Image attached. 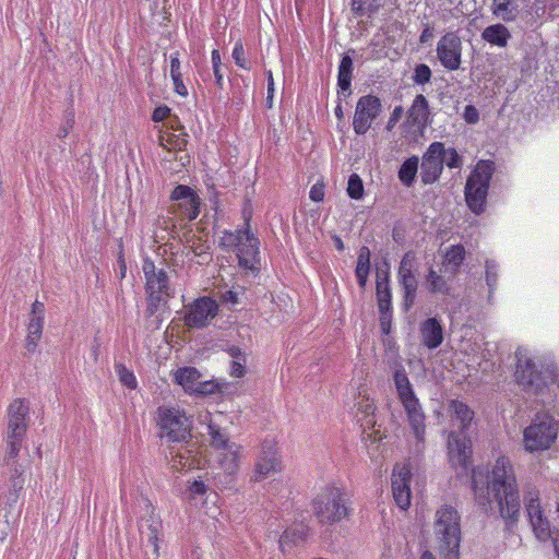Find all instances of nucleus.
<instances>
[{
    "label": "nucleus",
    "instance_id": "obj_1",
    "mask_svg": "<svg viewBox=\"0 0 559 559\" xmlns=\"http://www.w3.org/2000/svg\"><path fill=\"white\" fill-rule=\"evenodd\" d=\"M471 484L475 500L481 508L490 504L491 491L499 515L503 520V532L506 535H513L521 516V499L511 460L506 455L498 456L490 474L480 468H472Z\"/></svg>",
    "mask_w": 559,
    "mask_h": 559
},
{
    "label": "nucleus",
    "instance_id": "obj_2",
    "mask_svg": "<svg viewBox=\"0 0 559 559\" xmlns=\"http://www.w3.org/2000/svg\"><path fill=\"white\" fill-rule=\"evenodd\" d=\"M449 413L453 421L459 423L460 429L453 430L448 437L449 462L454 468H460L459 475L467 473L472 464V441L467 435L475 417L474 411L463 401L451 400Z\"/></svg>",
    "mask_w": 559,
    "mask_h": 559
},
{
    "label": "nucleus",
    "instance_id": "obj_3",
    "mask_svg": "<svg viewBox=\"0 0 559 559\" xmlns=\"http://www.w3.org/2000/svg\"><path fill=\"white\" fill-rule=\"evenodd\" d=\"M393 382L399 400L405 409L407 420L416 439L415 452L420 453L424 450L426 415L418 397L415 394L406 370L401 364H397L394 368Z\"/></svg>",
    "mask_w": 559,
    "mask_h": 559
},
{
    "label": "nucleus",
    "instance_id": "obj_4",
    "mask_svg": "<svg viewBox=\"0 0 559 559\" xmlns=\"http://www.w3.org/2000/svg\"><path fill=\"white\" fill-rule=\"evenodd\" d=\"M516 383L526 392L540 395L549 383L559 389V372L554 365H537L532 358L516 353Z\"/></svg>",
    "mask_w": 559,
    "mask_h": 559
},
{
    "label": "nucleus",
    "instance_id": "obj_5",
    "mask_svg": "<svg viewBox=\"0 0 559 559\" xmlns=\"http://www.w3.org/2000/svg\"><path fill=\"white\" fill-rule=\"evenodd\" d=\"M459 512L444 506L436 513L435 534L438 548L447 559H457L461 543V525Z\"/></svg>",
    "mask_w": 559,
    "mask_h": 559
},
{
    "label": "nucleus",
    "instance_id": "obj_6",
    "mask_svg": "<svg viewBox=\"0 0 559 559\" xmlns=\"http://www.w3.org/2000/svg\"><path fill=\"white\" fill-rule=\"evenodd\" d=\"M559 421L548 412H538L523 430V447L528 453L543 452L558 438Z\"/></svg>",
    "mask_w": 559,
    "mask_h": 559
},
{
    "label": "nucleus",
    "instance_id": "obj_7",
    "mask_svg": "<svg viewBox=\"0 0 559 559\" xmlns=\"http://www.w3.org/2000/svg\"><path fill=\"white\" fill-rule=\"evenodd\" d=\"M312 510L319 524L330 526L349 516L345 493L337 487L326 486L312 500Z\"/></svg>",
    "mask_w": 559,
    "mask_h": 559
},
{
    "label": "nucleus",
    "instance_id": "obj_8",
    "mask_svg": "<svg viewBox=\"0 0 559 559\" xmlns=\"http://www.w3.org/2000/svg\"><path fill=\"white\" fill-rule=\"evenodd\" d=\"M495 165L490 160H480L466 179L464 195L467 207L475 215L486 211L487 195Z\"/></svg>",
    "mask_w": 559,
    "mask_h": 559
},
{
    "label": "nucleus",
    "instance_id": "obj_9",
    "mask_svg": "<svg viewBox=\"0 0 559 559\" xmlns=\"http://www.w3.org/2000/svg\"><path fill=\"white\" fill-rule=\"evenodd\" d=\"M158 420L162 437L167 438L168 442H187L190 439L191 423L180 409L159 407Z\"/></svg>",
    "mask_w": 559,
    "mask_h": 559
},
{
    "label": "nucleus",
    "instance_id": "obj_10",
    "mask_svg": "<svg viewBox=\"0 0 559 559\" xmlns=\"http://www.w3.org/2000/svg\"><path fill=\"white\" fill-rule=\"evenodd\" d=\"M185 309L182 317L185 325L189 330H202L207 328L217 317L219 306L212 297L202 296L185 305Z\"/></svg>",
    "mask_w": 559,
    "mask_h": 559
},
{
    "label": "nucleus",
    "instance_id": "obj_11",
    "mask_svg": "<svg viewBox=\"0 0 559 559\" xmlns=\"http://www.w3.org/2000/svg\"><path fill=\"white\" fill-rule=\"evenodd\" d=\"M170 200L175 201L173 212L179 213L182 219L194 221L201 210V199L199 194L187 185H178L170 193Z\"/></svg>",
    "mask_w": 559,
    "mask_h": 559
},
{
    "label": "nucleus",
    "instance_id": "obj_12",
    "mask_svg": "<svg viewBox=\"0 0 559 559\" xmlns=\"http://www.w3.org/2000/svg\"><path fill=\"white\" fill-rule=\"evenodd\" d=\"M381 102L377 96H361L356 105L353 128L356 134L364 135L381 112Z\"/></svg>",
    "mask_w": 559,
    "mask_h": 559
},
{
    "label": "nucleus",
    "instance_id": "obj_13",
    "mask_svg": "<svg viewBox=\"0 0 559 559\" xmlns=\"http://www.w3.org/2000/svg\"><path fill=\"white\" fill-rule=\"evenodd\" d=\"M437 58L447 70H459L462 41L456 32L445 33L437 44Z\"/></svg>",
    "mask_w": 559,
    "mask_h": 559
},
{
    "label": "nucleus",
    "instance_id": "obj_14",
    "mask_svg": "<svg viewBox=\"0 0 559 559\" xmlns=\"http://www.w3.org/2000/svg\"><path fill=\"white\" fill-rule=\"evenodd\" d=\"M444 153V143L432 142L423 155L420 165V177L424 185L436 182L443 170L442 155Z\"/></svg>",
    "mask_w": 559,
    "mask_h": 559
},
{
    "label": "nucleus",
    "instance_id": "obj_15",
    "mask_svg": "<svg viewBox=\"0 0 559 559\" xmlns=\"http://www.w3.org/2000/svg\"><path fill=\"white\" fill-rule=\"evenodd\" d=\"M282 471V460L278 455L276 443L273 440H264L261 452L255 463L254 480L259 481Z\"/></svg>",
    "mask_w": 559,
    "mask_h": 559
},
{
    "label": "nucleus",
    "instance_id": "obj_16",
    "mask_svg": "<svg viewBox=\"0 0 559 559\" xmlns=\"http://www.w3.org/2000/svg\"><path fill=\"white\" fill-rule=\"evenodd\" d=\"M28 403L16 399L8 407L7 436L11 439H24L28 425Z\"/></svg>",
    "mask_w": 559,
    "mask_h": 559
},
{
    "label": "nucleus",
    "instance_id": "obj_17",
    "mask_svg": "<svg viewBox=\"0 0 559 559\" xmlns=\"http://www.w3.org/2000/svg\"><path fill=\"white\" fill-rule=\"evenodd\" d=\"M260 240L251 233H243V239L235 249L238 264L240 267L249 271H258L260 269Z\"/></svg>",
    "mask_w": 559,
    "mask_h": 559
},
{
    "label": "nucleus",
    "instance_id": "obj_18",
    "mask_svg": "<svg viewBox=\"0 0 559 559\" xmlns=\"http://www.w3.org/2000/svg\"><path fill=\"white\" fill-rule=\"evenodd\" d=\"M412 472L408 464H396L392 473V492L396 504L406 510L411 506Z\"/></svg>",
    "mask_w": 559,
    "mask_h": 559
},
{
    "label": "nucleus",
    "instance_id": "obj_19",
    "mask_svg": "<svg viewBox=\"0 0 559 559\" xmlns=\"http://www.w3.org/2000/svg\"><path fill=\"white\" fill-rule=\"evenodd\" d=\"M142 270L145 277V290L165 293L168 297H174L175 290L170 286L168 273L164 269H157L154 261L150 258L143 260Z\"/></svg>",
    "mask_w": 559,
    "mask_h": 559
},
{
    "label": "nucleus",
    "instance_id": "obj_20",
    "mask_svg": "<svg viewBox=\"0 0 559 559\" xmlns=\"http://www.w3.org/2000/svg\"><path fill=\"white\" fill-rule=\"evenodd\" d=\"M421 343L428 349L438 348L443 340V326L437 317L428 318L419 324Z\"/></svg>",
    "mask_w": 559,
    "mask_h": 559
},
{
    "label": "nucleus",
    "instance_id": "obj_21",
    "mask_svg": "<svg viewBox=\"0 0 559 559\" xmlns=\"http://www.w3.org/2000/svg\"><path fill=\"white\" fill-rule=\"evenodd\" d=\"M310 527L304 521L294 522L289 527H287L280 538V546L282 550H285L286 547L292 548L293 546H297L309 537Z\"/></svg>",
    "mask_w": 559,
    "mask_h": 559
},
{
    "label": "nucleus",
    "instance_id": "obj_22",
    "mask_svg": "<svg viewBox=\"0 0 559 559\" xmlns=\"http://www.w3.org/2000/svg\"><path fill=\"white\" fill-rule=\"evenodd\" d=\"M511 37L512 35L508 27L501 23L489 25L481 32V39L501 48L507 47Z\"/></svg>",
    "mask_w": 559,
    "mask_h": 559
},
{
    "label": "nucleus",
    "instance_id": "obj_23",
    "mask_svg": "<svg viewBox=\"0 0 559 559\" xmlns=\"http://www.w3.org/2000/svg\"><path fill=\"white\" fill-rule=\"evenodd\" d=\"M201 378L202 374L194 367L179 368L174 373V381L181 385L183 390L189 394H194Z\"/></svg>",
    "mask_w": 559,
    "mask_h": 559
},
{
    "label": "nucleus",
    "instance_id": "obj_24",
    "mask_svg": "<svg viewBox=\"0 0 559 559\" xmlns=\"http://www.w3.org/2000/svg\"><path fill=\"white\" fill-rule=\"evenodd\" d=\"M206 432L211 437V445L217 450H226L235 454L234 443L229 442L228 433L212 420L206 425Z\"/></svg>",
    "mask_w": 559,
    "mask_h": 559
},
{
    "label": "nucleus",
    "instance_id": "obj_25",
    "mask_svg": "<svg viewBox=\"0 0 559 559\" xmlns=\"http://www.w3.org/2000/svg\"><path fill=\"white\" fill-rule=\"evenodd\" d=\"M225 350L231 358L229 371L230 376L234 378H242L247 372L246 353L236 345H230Z\"/></svg>",
    "mask_w": 559,
    "mask_h": 559
},
{
    "label": "nucleus",
    "instance_id": "obj_26",
    "mask_svg": "<svg viewBox=\"0 0 559 559\" xmlns=\"http://www.w3.org/2000/svg\"><path fill=\"white\" fill-rule=\"evenodd\" d=\"M7 467L9 471L10 481L9 500L11 502H16L19 492L23 489L25 484L24 467L20 463L8 465Z\"/></svg>",
    "mask_w": 559,
    "mask_h": 559
},
{
    "label": "nucleus",
    "instance_id": "obj_27",
    "mask_svg": "<svg viewBox=\"0 0 559 559\" xmlns=\"http://www.w3.org/2000/svg\"><path fill=\"white\" fill-rule=\"evenodd\" d=\"M491 11L495 16L503 22L515 21L520 12L514 0H493Z\"/></svg>",
    "mask_w": 559,
    "mask_h": 559
},
{
    "label": "nucleus",
    "instance_id": "obj_28",
    "mask_svg": "<svg viewBox=\"0 0 559 559\" xmlns=\"http://www.w3.org/2000/svg\"><path fill=\"white\" fill-rule=\"evenodd\" d=\"M429 117V107L426 97L417 95L408 110V118L414 124L426 126Z\"/></svg>",
    "mask_w": 559,
    "mask_h": 559
},
{
    "label": "nucleus",
    "instance_id": "obj_29",
    "mask_svg": "<svg viewBox=\"0 0 559 559\" xmlns=\"http://www.w3.org/2000/svg\"><path fill=\"white\" fill-rule=\"evenodd\" d=\"M419 159L417 156L408 157L399 169V179L405 187H412L418 171Z\"/></svg>",
    "mask_w": 559,
    "mask_h": 559
},
{
    "label": "nucleus",
    "instance_id": "obj_30",
    "mask_svg": "<svg viewBox=\"0 0 559 559\" xmlns=\"http://www.w3.org/2000/svg\"><path fill=\"white\" fill-rule=\"evenodd\" d=\"M145 293L147 295V306L145 309L147 317H154L159 310L168 307V300L171 297L166 296L165 293L157 290H154V293L151 290H145Z\"/></svg>",
    "mask_w": 559,
    "mask_h": 559
},
{
    "label": "nucleus",
    "instance_id": "obj_31",
    "mask_svg": "<svg viewBox=\"0 0 559 559\" xmlns=\"http://www.w3.org/2000/svg\"><path fill=\"white\" fill-rule=\"evenodd\" d=\"M533 533L535 537L539 542H548L549 539L554 540L552 537V528L550 525L549 520L545 516V514H542V516L535 518L533 521L530 522Z\"/></svg>",
    "mask_w": 559,
    "mask_h": 559
},
{
    "label": "nucleus",
    "instance_id": "obj_32",
    "mask_svg": "<svg viewBox=\"0 0 559 559\" xmlns=\"http://www.w3.org/2000/svg\"><path fill=\"white\" fill-rule=\"evenodd\" d=\"M177 130H180V133H170L166 138L160 136V145L174 151L185 150L188 144V134L185 132L183 126H179Z\"/></svg>",
    "mask_w": 559,
    "mask_h": 559
},
{
    "label": "nucleus",
    "instance_id": "obj_33",
    "mask_svg": "<svg viewBox=\"0 0 559 559\" xmlns=\"http://www.w3.org/2000/svg\"><path fill=\"white\" fill-rule=\"evenodd\" d=\"M465 259V249L462 245L451 246L444 255V264L452 272H456Z\"/></svg>",
    "mask_w": 559,
    "mask_h": 559
},
{
    "label": "nucleus",
    "instance_id": "obj_34",
    "mask_svg": "<svg viewBox=\"0 0 559 559\" xmlns=\"http://www.w3.org/2000/svg\"><path fill=\"white\" fill-rule=\"evenodd\" d=\"M24 439H11L9 437H5L7 442V451L3 457V465H13L17 464V456L22 448Z\"/></svg>",
    "mask_w": 559,
    "mask_h": 559
},
{
    "label": "nucleus",
    "instance_id": "obj_35",
    "mask_svg": "<svg viewBox=\"0 0 559 559\" xmlns=\"http://www.w3.org/2000/svg\"><path fill=\"white\" fill-rule=\"evenodd\" d=\"M347 194L353 200H361L365 195L362 179L357 174H352L347 181Z\"/></svg>",
    "mask_w": 559,
    "mask_h": 559
},
{
    "label": "nucleus",
    "instance_id": "obj_36",
    "mask_svg": "<svg viewBox=\"0 0 559 559\" xmlns=\"http://www.w3.org/2000/svg\"><path fill=\"white\" fill-rule=\"evenodd\" d=\"M225 386H226V384L222 385L216 381L202 380V378H201L199 381V384L194 391V395L206 396V395H213L216 393H223Z\"/></svg>",
    "mask_w": 559,
    "mask_h": 559
},
{
    "label": "nucleus",
    "instance_id": "obj_37",
    "mask_svg": "<svg viewBox=\"0 0 559 559\" xmlns=\"http://www.w3.org/2000/svg\"><path fill=\"white\" fill-rule=\"evenodd\" d=\"M160 523L152 522L147 525L146 540L147 547H151L153 559L159 558V547H158V534H159Z\"/></svg>",
    "mask_w": 559,
    "mask_h": 559
},
{
    "label": "nucleus",
    "instance_id": "obj_38",
    "mask_svg": "<svg viewBox=\"0 0 559 559\" xmlns=\"http://www.w3.org/2000/svg\"><path fill=\"white\" fill-rule=\"evenodd\" d=\"M115 370L122 385L128 389L136 388L138 382L132 370L128 369L122 362H115Z\"/></svg>",
    "mask_w": 559,
    "mask_h": 559
},
{
    "label": "nucleus",
    "instance_id": "obj_39",
    "mask_svg": "<svg viewBox=\"0 0 559 559\" xmlns=\"http://www.w3.org/2000/svg\"><path fill=\"white\" fill-rule=\"evenodd\" d=\"M240 239H243V231L240 228L235 231L225 229L219 239V247L225 250L230 248H234L235 250L239 245Z\"/></svg>",
    "mask_w": 559,
    "mask_h": 559
},
{
    "label": "nucleus",
    "instance_id": "obj_40",
    "mask_svg": "<svg viewBox=\"0 0 559 559\" xmlns=\"http://www.w3.org/2000/svg\"><path fill=\"white\" fill-rule=\"evenodd\" d=\"M427 283H428V289L431 293H447L448 286L444 278L437 274V272L432 269H429L427 274Z\"/></svg>",
    "mask_w": 559,
    "mask_h": 559
},
{
    "label": "nucleus",
    "instance_id": "obj_41",
    "mask_svg": "<svg viewBox=\"0 0 559 559\" xmlns=\"http://www.w3.org/2000/svg\"><path fill=\"white\" fill-rule=\"evenodd\" d=\"M370 271V250L368 247L362 246L359 250L357 258V265L355 270L356 275L368 276Z\"/></svg>",
    "mask_w": 559,
    "mask_h": 559
},
{
    "label": "nucleus",
    "instance_id": "obj_42",
    "mask_svg": "<svg viewBox=\"0 0 559 559\" xmlns=\"http://www.w3.org/2000/svg\"><path fill=\"white\" fill-rule=\"evenodd\" d=\"M358 411L364 414V423L362 426L373 427L376 425L374 421V411L376 406L368 399L362 400L358 403Z\"/></svg>",
    "mask_w": 559,
    "mask_h": 559
},
{
    "label": "nucleus",
    "instance_id": "obj_43",
    "mask_svg": "<svg viewBox=\"0 0 559 559\" xmlns=\"http://www.w3.org/2000/svg\"><path fill=\"white\" fill-rule=\"evenodd\" d=\"M353 72H338L337 78V86L338 91L337 94L341 97H348L352 94V80H353Z\"/></svg>",
    "mask_w": 559,
    "mask_h": 559
},
{
    "label": "nucleus",
    "instance_id": "obj_44",
    "mask_svg": "<svg viewBox=\"0 0 559 559\" xmlns=\"http://www.w3.org/2000/svg\"><path fill=\"white\" fill-rule=\"evenodd\" d=\"M74 116H75V114H74V109L72 106L68 107L64 110V120L58 130V133H57L58 138L64 139L68 136L70 131L73 129V126L75 122Z\"/></svg>",
    "mask_w": 559,
    "mask_h": 559
},
{
    "label": "nucleus",
    "instance_id": "obj_45",
    "mask_svg": "<svg viewBox=\"0 0 559 559\" xmlns=\"http://www.w3.org/2000/svg\"><path fill=\"white\" fill-rule=\"evenodd\" d=\"M498 282V264L493 260L486 261V283L491 295Z\"/></svg>",
    "mask_w": 559,
    "mask_h": 559
},
{
    "label": "nucleus",
    "instance_id": "obj_46",
    "mask_svg": "<svg viewBox=\"0 0 559 559\" xmlns=\"http://www.w3.org/2000/svg\"><path fill=\"white\" fill-rule=\"evenodd\" d=\"M442 157V167L448 166L449 168H460L462 166V157L457 151L453 147L445 148Z\"/></svg>",
    "mask_w": 559,
    "mask_h": 559
},
{
    "label": "nucleus",
    "instance_id": "obj_47",
    "mask_svg": "<svg viewBox=\"0 0 559 559\" xmlns=\"http://www.w3.org/2000/svg\"><path fill=\"white\" fill-rule=\"evenodd\" d=\"M421 27H423V31H421V33L419 35V39H418L419 44L421 46H431L432 40L435 38V34H436L435 23H430V22L423 23Z\"/></svg>",
    "mask_w": 559,
    "mask_h": 559
},
{
    "label": "nucleus",
    "instance_id": "obj_48",
    "mask_svg": "<svg viewBox=\"0 0 559 559\" xmlns=\"http://www.w3.org/2000/svg\"><path fill=\"white\" fill-rule=\"evenodd\" d=\"M379 309H392V293L390 287L376 288Z\"/></svg>",
    "mask_w": 559,
    "mask_h": 559
},
{
    "label": "nucleus",
    "instance_id": "obj_49",
    "mask_svg": "<svg viewBox=\"0 0 559 559\" xmlns=\"http://www.w3.org/2000/svg\"><path fill=\"white\" fill-rule=\"evenodd\" d=\"M231 58L237 67L247 69V58L241 40L236 41L231 52Z\"/></svg>",
    "mask_w": 559,
    "mask_h": 559
},
{
    "label": "nucleus",
    "instance_id": "obj_50",
    "mask_svg": "<svg viewBox=\"0 0 559 559\" xmlns=\"http://www.w3.org/2000/svg\"><path fill=\"white\" fill-rule=\"evenodd\" d=\"M413 261H414L413 252L408 251L403 255V258L400 262L399 271H397L399 278H401L403 275L406 276V275L413 274V272H412Z\"/></svg>",
    "mask_w": 559,
    "mask_h": 559
},
{
    "label": "nucleus",
    "instance_id": "obj_51",
    "mask_svg": "<svg viewBox=\"0 0 559 559\" xmlns=\"http://www.w3.org/2000/svg\"><path fill=\"white\" fill-rule=\"evenodd\" d=\"M379 324L383 334L388 335L391 332L392 325V309H379Z\"/></svg>",
    "mask_w": 559,
    "mask_h": 559
},
{
    "label": "nucleus",
    "instance_id": "obj_52",
    "mask_svg": "<svg viewBox=\"0 0 559 559\" xmlns=\"http://www.w3.org/2000/svg\"><path fill=\"white\" fill-rule=\"evenodd\" d=\"M207 486L203 480L195 479L188 486L189 499H195L197 497H202L206 493Z\"/></svg>",
    "mask_w": 559,
    "mask_h": 559
},
{
    "label": "nucleus",
    "instance_id": "obj_53",
    "mask_svg": "<svg viewBox=\"0 0 559 559\" xmlns=\"http://www.w3.org/2000/svg\"><path fill=\"white\" fill-rule=\"evenodd\" d=\"M523 501H524V506L540 502L539 489L534 485H527L524 488Z\"/></svg>",
    "mask_w": 559,
    "mask_h": 559
},
{
    "label": "nucleus",
    "instance_id": "obj_54",
    "mask_svg": "<svg viewBox=\"0 0 559 559\" xmlns=\"http://www.w3.org/2000/svg\"><path fill=\"white\" fill-rule=\"evenodd\" d=\"M357 57L358 53L355 50H348L343 55L337 70H353Z\"/></svg>",
    "mask_w": 559,
    "mask_h": 559
},
{
    "label": "nucleus",
    "instance_id": "obj_55",
    "mask_svg": "<svg viewBox=\"0 0 559 559\" xmlns=\"http://www.w3.org/2000/svg\"><path fill=\"white\" fill-rule=\"evenodd\" d=\"M385 270H377L376 288L390 287V267L388 263Z\"/></svg>",
    "mask_w": 559,
    "mask_h": 559
},
{
    "label": "nucleus",
    "instance_id": "obj_56",
    "mask_svg": "<svg viewBox=\"0 0 559 559\" xmlns=\"http://www.w3.org/2000/svg\"><path fill=\"white\" fill-rule=\"evenodd\" d=\"M173 82H174V88L177 94L180 96H187L188 90L186 85L183 84L181 72H170Z\"/></svg>",
    "mask_w": 559,
    "mask_h": 559
},
{
    "label": "nucleus",
    "instance_id": "obj_57",
    "mask_svg": "<svg viewBox=\"0 0 559 559\" xmlns=\"http://www.w3.org/2000/svg\"><path fill=\"white\" fill-rule=\"evenodd\" d=\"M253 215L252 206L249 201L242 207L243 227L240 228L243 233L251 231L250 222Z\"/></svg>",
    "mask_w": 559,
    "mask_h": 559
},
{
    "label": "nucleus",
    "instance_id": "obj_58",
    "mask_svg": "<svg viewBox=\"0 0 559 559\" xmlns=\"http://www.w3.org/2000/svg\"><path fill=\"white\" fill-rule=\"evenodd\" d=\"M463 118L469 124H474V123L478 122V120H479L478 109L474 105H466L464 108Z\"/></svg>",
    "mask_w": 559,
    "mask_h": 559
},
{
    "label": "nucleus",
    "instance_id": "obj_59",
    "mask_svg": "<svg viewBox=\"0 0 559 559\" xmlns=\"http://www.w3.org/2000/svg\"><path fill=\"white\" fill-rule=\"evenodd\" d=\"M524 507H525L526 515L528 518V522H531L535 518L542 516V514H544V510L542 508V503L540 502L525 504Z\"/></svg>",
    "mask_w": 559,
    "mask_h": 559
},
{
    "label": "nucleus",
    "instance_id": "obj_60",
    "mask_svg": "<svg viewBox=\"0 0 559 559\" xmlns=\"http://www.w3.org/2000/svg\"><path fill=\"white\" fill-rule=\"evenodd\" d=\"M44 328V319L40 317L32 318L29 319L27 332L32 335H37L43 333Z\"/></svg>",
    "mask_w": 559,
    "mask_h": 559
},
{
    "label": "nucleus",
    "instance_id": "obj_61",
    "mask_svg": "<svg viewBox=\"0 0 559 559\" xmlns=\"http://www.w3.org/2000/svg\"><path fill=\"white\" fill-rule=\"evenodd\" d=\"M399 282L403 288V290H417V280L414 274L412 275H403L401 278H399Z\"/></svg>",
    "mask_w": 559,
    "mask_h": 559
},
{
    "label": "nucleus",
    "instance_id": "obj_62",
    "mask_svg": "<svg viewBox=\"0 0 559 559\" xmlns=\"http://www.w3.org/2000/svg\"><path fill=\"white\" fill-rule=\"evenodd\" d=\"M168 116H170V108L166 105L158 106L153 110L152 120L154 122L164 121Z\"/></svg>",
    "mask_w": 559,
    "mask_h": 559
},
{
    "label": "nucleus",
    "instance_id": "obj_63",
    "mask_svg": "<svg viewBox=\"0 0 559 559\" xmlns=\"http://www.w3.org/2000/svg\"><path fill=\"white\" fill-rule=\"evenodd\" d=\"M417 290H403V308L408 311L415 304Z\"/></svg>",
    "mask_w": 559,
    "mask_h": 559
},
{
    "label": "nucleus",
    "instance_id": "obj_64",
    "mask_svg": "<svg viewBox=\"0 0 559 559\" xmlns=\"http://www.w3.org/2000/svg\"><path fill=\"white\" fill-rule=\"evenodd\" d=\"M402 115H403V108L401 106L395 107L389 118L386 129L392 130L395 127V124L400 121V119L402 118Z\"/></svg>",
    "mask_w": 559,
    "mask_h": 559
}]
</instances>
